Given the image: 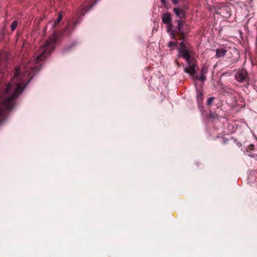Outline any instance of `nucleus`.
Masks as SVG:
<instances>
[{"mask_svg": "<svg viewBox=\"0 0 257 257\" xmlns=\"http://www.w3.org/2000/svg\"><path fill=\"white\" fill-rule=\"evenodd\" d=\"M162 21L167 25L168 31L170 32L172 27L170 15L168 13L164 14L162 17Z\"/></svg>", "mask_w": 257, "mask_h": 257, "instance_id": "nucleus-5", "label": "nucleus"}, {"mask_svg": "<svg viewBox=\"0 0 257 257\" xmlns=\"http://www.w3.org/2000/svg\"><path fill=\"white\" fill-rule=\"evenodd\" d=\"M197 99L199 102H201L202 101V94L200 92H197Z\"/></svg>", "mask_w": 257, "mask_h": 257, "instance_id": "nucleus-12", "label": "nucleus"}, {"mask_svg": "<svg viewBox=\"0 0 257 257\" xmlns=\"http://www.w3.org/2000/svg\"><path fill=\"white\" fill-rule=\"evenodd\" d=\"M195 79L196 80H198L199 81H204L206 80V76H205V74L201 73V76L200 77L196 76L195 77Z\"/></svg>", "mask_w": 257, "mask_h": 257, "instance_id": "nucleus-9", "label": "nucleus"}, {"mask_svg": "<svg viewBox=\"0 0 257 257\" xmlns=\"http://www.w3.org/2000/svg\"><path fill=\"white\" fill-rule=\"evenodd\" d=\"M226 52L227 50L224 48L218 49L216 50V56L217 57H223Z\"/></svg>", "mask_w": 257, "mask_h": 257, "instance_id": "nucleus-7", "label": "nucleus"}, {"mask_svg": "<svg viewBox=\"0 0 257 257\" xmlns=\"http://www.w3.org/2000/svg\"><path fill=\"white\" fill-rule=\"evenodd\" d=\"M177 45L176 42H171L168 44V46L169 47H174L176 46Z\"/></svg>", "mask_w": 257, "mask_h": 257, "instance_id": "nucleus-15", "label": "nucleus"}, {"mask_svg": "<svg viewBox=\"0 0 257 257\" xmlns=\"http://www.w3.org/2000/svg\"><path fill=\"white\" fill-rule=\"evenodd\" d=\"M178 23V26L177 29L180 32V33H183V30H182V27H183V23L180 20L177 21Z\"/></svg>", "mask_w": 257, "mask_h": 257, "instance_id": "nucleus-10", "label": "nucleus"}, {"mask_svg": "<svg viewBox=\"0 0 257 257\" xmlns=\"http://www.w3.org/2000/svg\"><path fill=\"white\" fill-rule=\"evenodd\" d=\"M179 51L180 56L184 58L188 63V66L184 69L185 72L194 77L196 73V62L194 59L191 58L190 50L186 47L183 42H181Z\"/></svg>", "mask_w": 257, "mask_h": 257, "instance_id": "nucleus-2", "label": "nucleus"}, {"mask_svg": "<svg viewBox=\"0 0 257 257\" xmlns=\"http://www.w3.org/2000/svg\"><path fill=\"white\" fill-rule=\"evenodd\" d=\"M207 72V67H203L202 69L201 73L205 74Z\"/></svg>", "mask_w": 257, "mask_h": 257, "instance_id": "nucleus-17", "label": "nucleus"}, {"mask_svg": "<svg viewBox=\"0 0 257 257\" xmlns=\"http://www.w3.org/2000/svg\"><path fill=\"white\" fill-rule=\"evenodd\" d=\"M246 77V72L244 70L239 71L235 75V78L238 81L243 82Z\"/></svg>", "mask_w": 257, "mask_h": 257, "instance_id": "nucleus-6", "label": "nucleus"}, {"mask_svg": "<svg viewBox=\"0 0 257 257\" xmlns=\"http://www.w3.org/2000/svg\"><path fill=\"white\" fill-rule=\"evenodd\" d=\"M207 72V67H203L202 69L201 73L205 74Z\"/></svg>", "mask_w": 257, "mask_h": 257, "instance_id": "nucleus-18", "label": "nucleus"}, {"mask_svg": "<svg viewBox=\"0 0 257 257\" xmlns=\"http://www.w3.org/2000/svg\"><path fill=\"white\" fill-rule=\"evenodd\" d=\"M62 16L61 14H59L57 20L55 21V24L59 23L62 20Z\"/></svg>", "mask_w": 257, "mask_h": 257, "instance_id": "nucleus-13", "label": "nucleus"}, {"mask_svg": "<svg viewBox=\"0 0 257 257\" xmlns=\"http://www.w3.org/2000/svg\"><path fill=\"white\" fill-rule=\"evenodd\" d=\"M18 25V22L17 21H14L11 24V29L12 31H14L16 29Z\"/></svg>", "mask_w": 257, "mask_h": 257, "instance_id": "nucleus-11", "label": "nucleus"}, {"mask_svg": "<svg viewBox=\"0 0 257 257\" xmlns=\"http://www.w3.org/2000/svg\"><path fill=\"white\" fill-rule=\"evenodd\" d=\"M213 100H214V98L213 97H210V98H209L207 99V104L208 105H210L212 103Z\"/></svg>", "mask_w": 257, "mask_h": 257, "instance_id": "nucleus-16", "label": "nucleus"}, {"mask_svg": "<svg viewBox=\"0 0 257 257\" xmlns=\"http://www.w3.org/2000/svg\"><path fill=\"white\" fill-rule=\"evenodd\" d=\"M30 74L27 70L24 74H22L19 68H16L14 78L7 86L4 92H0V116L4 108L10 109L13 107V100L23 90L22 87L25 82L24 78Z\"/></svg>", "mask_w": 257, "mask_h": 257, "instance_id": "nucleus-1", "label": "nucleus"}, {"mask_svg": "<svg viewBox=\"0 0 257 257\" xmlns=\"http://www.w3.org/2000/svg\"><path fill=\"white\" fill-rule=\"evenodd\" d=\"M56 39V36L53 35L49 40L46 41L45 45L41 48L42 53L37 56L35 60L31 62V63L27 66V69L31 68L34 69L37 67V66H35V65H37L41 60L46 58L47 55L54 49V42Z\"/></svg>", "mask_w": 257, "mask_h": 257, "instance_id": "nucleus-3", "label": "nucleus"}, {"mask_svg": "<svg viewBox=\"0 0 257 257\" xmlns=\"http://www.w3.org/2000/svg\"><path fill=\"white\" fill-rule=\"evenodd\" d=\"M163 5L166 4L165 0H161ZM180 0H172L173 2L175 4H177Z\"/></svg>", "mask_w": 257, "mask_h": 257, "instance_id": "nucleus-14", "label": "nucleus"}, {"mask_svg": "<svg viewBox=\"0 0 257 257\" xmlns=\"http://www.w3.org/2000/svg\"><path fill=\"white\" fill-rule=\"evenodd\" d=\"M171 35L172 36V37H174V33H173V32H171Z\"/></svg>", "mask_w": 257, "mask_h": 257, "instance_id": "nucleus-19", "label": "nucleus"}, {"mask_svg": "<svg viewBox=\"0 0 257 257\" xmlns=\"http://www.w3.org/2000/svg\"><path fill=\"white\" fill-rule=\"evenodd\" d=\"M174 12L176 15L178 17H180V18H183L185 16L184 11L178 8H174Z\"/></svg>", "mask_w": 257, "mask_h": 257, "instance_id": "nucleus-8", "label": "nucleus"}, {"mask_svg": "<svg viewBox=\"0 0 257 257\" xmlns=\"http://www.w3.org/2000/svg\"><path fill=\"white\" fill-rule=\"evenodd\" d=\"M217 13L224 18H228L230 16V10L228 6H223L219 8Z\"/></svg>", "mask_w": 257, "mask_h": 257, "instance_id": "nucleus-4", "label": "nucleus"}]
</instances>
